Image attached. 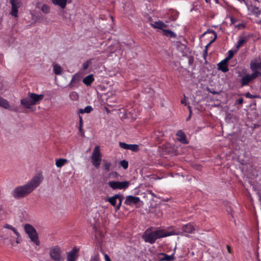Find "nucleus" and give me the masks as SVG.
I'll return each mask as SVG.
<instances>
[{
  "label": "nucleus",
  "instance_id": "1",
  "mask_svg": "<svg viewBox=\"0 0 261 261\" xmlns=\"http://www.w3.org/2000/svg\"><path fill=\"white\" fill-rule=\"evenodd\" d=\"M44 177L41 173H37L25 184L16 187L12 192L13 197L19 199L30 195L43 180Z\"/></svg>",
  "mask_w": 261,
  "mask_h": 261
},
{
  "label": "nucleus",
  "instance_id": "2",
  "mask_svg": "<svg viewBox=\"0 0 261 261\" xmlns=\"http://www.w3.org/2000/svg\"><path fill=\"white\" fill-rule=\"evenodd\" d=\"M173 233L167 231L164 229L148 228L142 235V239L145 242L151 244H154L158 239L172 236Z\"/></svg>",
  "mask_w": 261,
  "mask_h": 261
},
{
  "label": "nucleus",
  "instance_id": "3",
  "mask_svg": "<svg viewBox=\"0 0 261 261\" xmlns=\"http://www.w3.org/2000/svg\"><path fill=\"white\" fill-rule=\"evenodd\" d=\"M195 231V225L194 223L190 222L183 225L180 230L177 232L171 231L170 232L173 233V235H180L187 237H190V234H194Z\"/></svg>",
  "mask_w": 261,
  "mask_h": 261
},
{
  "label": "nucleus",
  "instance_id": "4",
  "mask_svg": "<svg viewBox=\"0 0 261 261\" xmlns=\"http://www.w3.org/2000/svg\"><path fill=\"white\" fill-rule=\"evenodd\" d=\"M24 229L31 241L34 242L36 245L39 246L40 242L38 233L35 228L31 224H26L24 226Z\"/></svg>",
  "mask_w": 261,
  "mask_h": 261
},
{
  "label": "nucleus",
  "instance_id": "5",
  "mask_svg": "<svg viewBox=\"0 0 261 261\" xmlns=\"http://www.w3.org/2000/svg\"><path fill=\"white\" fill-rule=\"evenodd\" d=\"M49 256L54 261H63L64 255L63 251L59 246H54L50 248Z\"/></svg>",
  "mask_w": 261,
  "mask_h": 261
},
{
  "label": "nucleus",
  "instance_id": "6",
  "mask_svg": "<svg viewBox=\"0 0 261 261\" xmlns=\"http://www.w3.org/2000/svg\"><path fill=\"white\" fill-rule=\"evenodd\" d=\"M123 198V195L117 194L113 196L107 197L106 200L113 206L115 211L117 212L120 209Z\"/></svg>",
  "mask_w": 261,
  "mask_h": 261
},
{
  "label": "nucleus",
  "instance_id": "7",
  "mask_svg": "<svg viewBox=\"0 0 261 261\" xmlns=\"http://www.w3.org/2000/svg\"><path fill=\"white\" fill-rule=\"evenodd\" d=\"M102 155L100 153L99 146H96L94 148L91 156L92 163L96 168H98L101 161Z\"/></svg>",
  "mask_w": 261,
  "mask_h": 261
},
{
  "label": "nucleus",
  "instance_id": "8",
  "mask_svg": "<svg viewBox=\"0 0 261 261\" xmlns=\"http://www.w3.org/2000/svg\"><path fill=\"white\" fill-rule=\"evenodd\" d=\"M108 186L113 190H125L130 185L129 181H109L108 182Z\"/></svg>",
  "mask_w": 261,
  "mask_h": 261
},
{
  "label": "nucleus",
  "instance_id": "9",
  "mask_svg": "<svg viewBox=\"0 0 261 261\" xmlns=\"http://www.w3.org/2000/svg\"><path fill=\"white\" fill-rule=\"evenodd\" d=\"M10 3L12 6L10 14L15 17H16L18 16L17 13L18 12V8L21 6V1L10 0Z\"/></svg>",
  "mask_w": 261,
  "mask_h": 261
},
{
  "label": "nucleus",
  "instance_id": "10",
  "mask_svg": "<svg viewBox=\"0 0 261 261\" xmlns=\"http://www.w3.org/2000/svg\"><path fill=\"white\" fill-rule=\"evenodd\" d=\"M29 96L30 97L32 104L34 105L40 102L44 97L43 94H37L31 92L29 93Z\"/></svg>",
  "mask_w": 261,
  "mask_h": 261
},
{
  "label": "nucleus",
  "instance_id": "11",
  "mask_svg": "<svg viewBox=\"0 0 261 261\" xmlns=\"http://www.w3.org/2000/svg\"><path fill=\"white\" fill-rule=\"evenodd\" d=\"M140 199L139 197L132 195H129L126 197L124 203L126 205H130L132 204H137L140 202Z\"/></svg>",
  "mask_w": 261,
  "mask_h": 261
},
{
  "label": "nucleus",
  "instance_id": "12",
  "mask_svg": "<svg viewBox=\"0 0 261 261\" xmlns=\"http://www.w3.org/2000/svg\"><path fill=\"white\" fill-rule=\"evenodd\" d=\"M119 146L124 149L130 150L133 151L139 150V146L137 144H128L124 142H119Z\"/></svg>",
  "mask_w": 261,
  "mask_h": 261
},
{
  "label": "nucleus",
  "instance_id": "13",
  "mask_svg": "<svg viewBox=\"0 0 261 261\" xmlns=\"http://www.w3.org/2000/svg\"><path fill=\"white\" fill-rule=\"evenodd\" d=\"M77 252L78 250L76 248H74L68 252L67 254V261H75L78 257Z\"/></svg>",
  "mask_w": 261,
  "mask_h": 261
},
{
  "label": "nucleus",
  "instance_id": "14",
  "mask_svg": "<svg viewBox=\"0 0 261 261\" xmlns=\"http://www.w3.org/2000/svg\"><path fill=\"white\" fill-rule=\"evenodd\" d=\"M228 62L225 59L221 61L218 64V69L219 70L222 71L223 72H226L229 71L228 67Z\"/></svg>",
  "mask_w": 261,
  "mask_h": 261
},
{
  "label": "nucleus",
  "instance_id": "15",
  "mask_svg": "<svg viewBox=\"0 0 261 261\" xmlns=\"http://www.w3.org/2000/svg\"><path fill=\"white\" fill-rule=\"evenodd\" d=\"M80 81V76L77 74H75L72 76L71 80L67 86L70 88H72L74 87H77Z\"/></svg>",
  "mask_w": 261,
  "mask_h": 261
},
{
  "label": "nucleus",
  "instance_id": "16",
  "mask_svg": "<svg viewBox=\"0 0 261 261\" xmlns=\"http://www.w3.org/2000/svg\"><path fill=\"white\" fill-rule=\"evenodd\" d=\"M20 103L24 106L26 109H30L32 106H34V105L32 104V101L29 95L27 97L21 99L20 100Z\"/></svg>",
  "mask_w": 261,
  "mask_h": 261
},
{
  "label": "nucleus",
  "instance_id": "17",
  "mask_svg": "<svg viewBox=\"0 0 261 261\" xmlns=\"http://www.w3.org/2000/svg\"><path fill=\"white\" fill-rule=\"evenodd\" d=\"M176 136L179 137L178 140L180 142H181L184 144H188V142L187 141L186 137L185 134V133L182 130H179L176 133Z\"/></svg>",
  "mask_w": 261,
  "mask_h": 261
},
{
  "label": "nucleus",
  "instance_id": "18",
  "mask_svg": "<svg viewBox=\"0 0 261 261\" xmlns=\"http://www.w3.org/2000/svg\"><path fill=\"white\" fill-rule=\"evenodd\" d=\"M251 81H252V80L250 76V74H246L243 76L240 81L241 86L243 87L248 85Z\"/></svg>",
  "mask_w": 261,
  "mask_h": 261
},
{
  "label": "nucleus",
  "instance_id": "19",
  "mask_svg": "<svg viewBox=\"0 0 261 261\" xmlns=\"http://www.w3.org/2000/svg\"><path fill=\"white\" fill-rule=\"evenodd\" d=\"M160 255L162 256L161 260L165 261H173L175 259L174 254L173 253L171 255H168L165 253H161Z\"/></svg>",
  "mask_w": 261,
  "mask_h": 261
},
{
  "label": "nucleus",
  "instance_id": "20",
  "mask_svg": "<svg viewBox=\"0 0 261 261\" xmlns=\"http://www.w3.org/2000/svg\"><path fill=\"white\" fill-rule=\"evenodd\" d=\"M94 81V79L92 74H90L86 76L83 80V82L86 86H90L93 82Z\"/></svg>",
  "mask_w": 261,
  "mask_h": 261
},
{
  "label": "nucleus",
  "instance_id": "21",
  "mask_svg": "<svg viewBox=\"0 0 261 261\" xmlns=\"http://www.w3.org/2000/svg\"><path fill=\"white\" fill-rule=\"evenodd\" d=\"M67 1V0H52V2L54 5L60 6L62 9L65 8Z\"/></svg>",
  "mask_w": 261,
  "mask_h": 261
},
{
  "label": "nucleus",
  "instance_id": "22",
  "mask_svg": "<svg viewBox=\"0 0 261 261\" xmlns=\"http://www.w3.org/2000/svg\"><path fill=\"white\" fill-rule=\"evenodd\" d=\"M250 69L252 71L261 70V61L259 62H251L250 63Z\"/></svg>",
  "mask_w": 261,
  "mask_h": 261
},
{
  "label": "nucleus",
  "instance_id": "23",
  "mask_svg": "<svg viewBox=\"0 0 261 261\" xmlns=\"http://www.w3.org/2000/svg\"><path fill=\"white\" fill-rule=\"evenodd\" d=\"M9 102L6 99L0 96V107L8 109L9 108Z\"/></svg>",
  "mask_w": 261,
  "mask_h": 261
},
{
  "label": "nucleus",
  "instance_id": "24",
  "mask_svg": "<svg viewBox=\"0 0 261 261\" xmlns=\"http://www.w3.org/2000/svg\"><path fill=\"white\" fill-rule=\"evenodd\" d=\"M154 28L159 29L163 31L164 28L167 27V25L163 23L162 21L159 20L158 21L155 22V24L153 25Z\"/></svg>",
  "mask_w": 261,
  "mask_h": 261
},
{
  "label": "nucleus",
  "instance_id": "25",
  "mask_svg": "<svg viewBox=\"0 0 261 261\" xmlns=\"http://www.w3.org/2000/svg\"><path fill=\"white\" fill-rule=\"evenodd\" d=\"M93 110V108L91 106H87L84 109H80L79 113L80 114L90 113Z\"/></svg>",
  "mask_w": 261,
  "mask_h": 261
},
{
  "label": "nucleus",
  "instance_id": "26",
  "mask_svg": "<svg viewBox=\"0 0 261 261\" xmlns=\"http://www.w3.org/2000/svg\"><path fill=\"white\" fill-rule=\"evenodd\" d=\"M67 162V160L65 159H59L56 161V165L57 167H61L63 166Z\"/></svg>",
  "mask_w": 261,
  "mask_h": 261
},
{
  "label": "nucleus",
  "instance_id": "27",
  "mask_svg": "<svg viewBox=\"0 0 261 261\" xmlns=\"http://www.w3.org/2000/svg\"><path fill=\"white\" fill-rule=\"evenodd\" d=\"M217 37V35H216V36L214 37V39L211 40L206 46L205 47V49L204 50V53L203 55V58L204 59H206V56H207V49L208 47L211 45V44L216 39Z\"/></svg>",
  "mask_w": 261,
  "mask_h": 261
},
{
  "label": "nucleus",
  "instance_id": "28",
  "mask_svg": "<svg viewBox=\"0 0 261 261\" xmlns=\"http://www.w3.org/2000/svg\"><path fill=\"white\" fill-rule=\"evenodd\" d=\"M62 69L61 67L59 64H55L54 65V72L57 75L61 74Z\"/></svg>",
  "mask_w": 261,
  "mask_h": 261
},
{
  "label": "nucleus",
  "instance_id": "29",
  "mask_svg": "<svg viewBox=\"0 0 261 261\" xmlns=\"http://www.w3.org/2000/svg\"><path fill=\"white\" fill-rule=\"evenodd\" d=\"M164 35L167 36L172 37H175L176 34L171 30H163Z\"/></svg>",
  "mask_w": 261,
  "mask_h": 261
},
{
  "label": "nucleus",
  "instance_id": "30",
  "mask_svg": "<svg viewBox=\"0 0 261 261\" xmlns=\"http://www.w3.org/2000/svg\"><path fill=\"white\" fill-rule=\"evenodd\" d=\"M246 41V39L244 38H241L239 39V40L238 41L237 45L236 46V51H237L240 47L242 46V45Z\"/></svg>",
  "mask_w": 261,
  "mask_h": 261
},
{
  "label": "nucleus",
  "instance_id": "31",
  "mask_svg": "<svg viewBox=\"0 0 261 261\" xmlns=\"http://www.w3.org/2000/svg\"><path fill=\"white\" fill-rule=\"evenodd\" d=\"M252 71H253V72L252 73V74H250V76L251 77L252 80L258 76H261V73L259 71H258L257 70H254Z\"/></svg>",
  "mask_w": 261,
  "mask_h": 261
},
{
  "label": "nucleus",
  "instance_id": "32",
  "mask_svg": "<svg viewBox=\"0 0 261 261\" xmlns=\"http://www.w3.org/2000/svg\"><path fill=\"white\" fill-rule=\"evenodd\" d=\"M103 162L104 163L103 167H104L105 169L107 172L110 171V167L112 165L111 163L107 160H103Z\"/></svg>",
  "mask_w": 261,
  "mask_h": 261
},
{
  "label": "nucleus",
  "instance_id": "33",
  "mask_svg": "<svg viewBox=\"0 0 261 261\" xmlns=\"http://www.w3.org/2000/svg\"><path fill=\"white\" fill-rule=\"evenodd\" d=\"M109 176L110 177L113 178L115 179H118L119 175L117 172L113 171V172L110 173L109 174Z\"/></svg>",
  "mask_w": 261,
  "mask_h": 261
},
{
  "label": "nucleus",
  "instance_id": "34",
  "mask_svg": "<svg viewBox=\"0 0 261 261\" xmlns=\"http://www.w3.org/2000/svg\"><path fill=\"white\" fill-rule=\"evenodd\" d=\"M235 52H236V51H235ZM234 54V51H233L232 50H229L228 51V56L225 58L226 59V60H227V61H229L233 57Z\"/></svg>",
  "mask_w": 261,
  "mask_h": 261
},
{
  "label": "nucleus",
  "instance_id": "35",
  "mask_svg": "<svg viewBox=\"0 0 261 261\" xmlns=\"http://www.w3.org/2000/svg\"><path fill=\"white\" fill-rule=\"evenodd\" d=\"M41 10L44 13L47 14L49 12L50 9L48 5H43L42 7Z\"/></svg>",
  "mask_w": 261,
  "mask_h": 261
},
{
  "label": "nucleus",
  "instance_id": "36",
  "mask_svg": "<svg viewBox=\"0 0 261 261\" xmlns=\"http://www.w3.org/2000/svg\"><path fill=\"white\" fill-rule=\"evenodd\" d=\"M120 165L124 169H126L128 168V162L124 160L120 162Z\"/></svg>",
  "mask_w": 261,
  "mask_h": 261
},
{
  "label": "nucleus",
  "instance_id": "37",
  "mask_svg": "<svg viewBox=\"0 0 261 261\" xmlns=\"http://www.w3.org/2000/svg\"><path fill=\"white\" fill-rule=\"evenodd\" d=\"M252 11L256 15H258L260 14V11L259 10V9L255 7L252 8Z\"/></svg>",
  "mask_w": 261,
  "mask_h": 261
},
{
  "label": "nucleus",
  "instance_id": "38",
  "mask_svg": "<svg viewBox=\"0 0 261 261\" xmlns=\"http://www.w3.org/2000/svg\"><path fill=\"white\" fill-rule=\"evenodd\" d=\"M4 228H7V229H10L11 230H13L15 228L11 225L10 224H5L4 226H3Z\"/></svg>",
  "mask_w": 261,
  "mask_h": 261
},
{
  "label": "nucleus",
  "instance_id": "39",
  "mask_svg": "<svg viewBox=\"0 0 261 261\" xmlns=\"http://www.w3.org/2000/svg\"><path fill=\"white\" fill-rule=\"evenodd\" d=\"M90 62H91L90 60H89V61H87L86 62L84 63L83 65V69L84 70H86L88 68Z\"/></svg>",
  "mask_w": 261,
  "mask_h": 261
},
{
  "label": "nucleus",
  "instance_id": "40",
  "mask_svg": "<svg viewBox=\"0 0 261 261\" xmlns=\"http://www.w3.org/2000/svg\"><path fill=\"white\" fill-rule=\"evenodd\" d=\"M207 33H212L214 35V37L216 36V35H217L216 33L213 30L208 29V30H207L206 32H205L204 33V34H206Z\"/></svg>",
  "mask_w": 261,
  "mask_h": 261
},
{
  "label": "nucleus",
  "instance_id": "41",
  "mask_svg": "<svg viewBox=\"0 0 261 261\" xmlns=\"http://www.w3.org/2000/svg\"><path fill=\"white\" fill-rule=\"evenodd\" d=\"M103 255H104L105 261H111L110 257L107 254L104 253Z\"/></svg>",
  "mask_w": 261,
  "mask_h": 261
},
{
  "label": "nucleus",
  "instance_id": "42",
  "mask_svg": "<svg viewBox=\"0 0 261 261\" xmlns=\"http://www.w3.org/2000/svg\"><path fill=\"white\" fill-rule=\"evenodd\" d=\"M13 231L15 233V234L16 235L17 238H20L21 237L20 234L19 233V232L17 230L16 228H15Z\"/></svg>",
  "mask_w": 261,
  "mask_h": 261
},
{
  "label": "nucleus",
  "instance_id": "43",
  "mask_svg": "<svg viewBox=\"0 0 261 261\" xmlns=\"http://www.w3.org/2000/svg\"><path fill=\"white\" fill-rule=\"evenodd\" d=\"M245 96L247 98H252L254 97V96L248 92L246 94Z\"/></svg>",
  "mask_w": 261,
  "mask_h": 261
},
{
  "label": "nucleus",
  "instance_id": "44",
  "mask_svg": "<svg viewBox=\"0 0 261 261\" xmlns=\"http://www.w3.org/2000/svg\"><path fill=\"white\" fill-rule=\"evenodd\" d=\"M243 102V98H240L237 100V103L239 105H242Z\"/></svg>",
  "mask_w": 261,
  "mask_h": 261
},
{
  "label": "nucleus",
  "instance_id": "45",
  "mask_svg": "<svg viewBox=\"0 0 261 261\" xmlns=\"http://www.w3.org/2000/svg\"><path fill=\"white\" fill-rule=\"evenodd\" d=\"M181 102L183 104H185V106H187L188 104L189 103L188 102H187V100L185 98L184 99L181 100Z\"/></svg>",
  "mask_w": 261,
  "mask_h": 261
},
{
  "label": "nucleus",
  "instance_id": "46",
  "mask_svg": "<svg viewBox=\"0 0 261 261\" xmlns=\"http://www.w3.org/2000/svg\"><path fill=\"white\" fill-rule=\"evenodd\" d=\"M89 261H99V260L96 257H92L90 258Z\"/></svg>",
  "mask_w": 261,
  "mask_h": 261
},
{
  "label": "nucleus",
  "instance_id": "47",
  "mask_svg": "<svg viewBox=\"0 0 261 261\" xmlns=\"http://www.w3.org/2000/svg\"><path fill=\"white\" fill-rule=\"evenodd\" d=\"M21 241V238H16V243L17 244H19Z\"/></svg>",
  "mask_w": 261,
  "mask_h": 261
},
{
  "label": "nucleus",
  "instance_id": "48",
  "mask_svg": "<svg viewBox=\"0 0 261 261\" xmlns=\"http://www.w3.org/2000/svg\"><path fill=\"white\" fill-rule=\"evenodd\" d=\"M179 44H180V46H179L181 47V48L182 49H185L186 48V45L185 44H181V43H180L179 42Z\"/></svg>",
  "mask_w": 261,
  "mask_h": 261
},
{
  "label": "nucleus",
  "instance_id": "49",
  "mask_svg": "<svg viewBox=\"0 0 261 261\" xmlns=\"http://www.w3.org/2000/svg\"><path fill=\"white\" fill-rule=\"evenodd\" d=\"M82 124H83L82 118L81 116H80V125H82Z\"/></svg>",
  "mask_w": 261,
  "mask_h": 261
},
{
  "label": "nucleus",
  "instance_id": "50",
  "mask_svg": "<svg viewBox=\"0 0 261 261\" xmlns=\"http://www.w3.org/2000/svg\"><path fill=\"white\" fill-rule=\"evenodd\" d=\"M227 251L230 253H231V249H230V247L227 245Z\"/></svg>",
  "mask_w": 261,
  "mask_h": 261
},
{
  "label": "nucleus",
  "instance_id": "51",
  "mask_svg": "<svg viewBox=\"0 0 261 261\" xmlns=\"http://www.w3.org/2000/svg\"><path fill=\"white\" fill-rule=\"evenodd\" d=\"M72 95L76 96V93L74 92H73L70 94V96H71Z\"/></svg>",
  "mask_w": 261,
  "mask_h": 261
},
{
  "label": "nucleus",
  "instance_id": "52",
  "mask_svg": "<svg viewBox=\"0 0 261 261\" xmlns=\"http://www.w3.org/2000/svg\"><path fill=\"white\" fill-rule=\"evenodd\" d=\"M79 129L81 132L82 131V125H80Z\"/></svg>",
  "mask_w": 261,
  "mask_h": 261
},
{
  "label": "nucleus",
  "instance_id": "53",
  "mask_svg": "<svg viewBox=\"0 0 261 261\" xmlns=\"http://www.w3.org/2000/svg\"><path fill=\"white\" fill-rule=\"evenodd\" d=\"M239 2H240V3H243V2H245V0H238Z\"/></svg>",
  "mask_w": 261,
  "mask_h": 261
},
{
  "label": "nucleus",
  "instance_id": "54",
  "mask_svg": "<svg viewBox=\"0 0 261 261\" xmlns=\"http://www.w3.org/2000/svg\"><path fill=\"white\" fill-rule=\"evenodd\" d=\"M205 1L206 2V3H210V2H211V0H205Z\"/></svg>",
  "mask_w": 261,
  "mask_h": 261
},
{
  "label": "nucleus",
  "instance_id": "55",
  "mask_svg": "<svg viewBox=\"0 0 261 261\" xmlns=\"http://www.w3.org/2000/svg\"><path fill=\"white\" fill-rule=\"evenodd\" d=\"M12 111H15V112H17V110L15 109H11Z\"/></svg>",
  "mask_w": 261,
  "mask_h": 261
},
{
  "label": "nucleus",
  "instance_id": "56",
  "mask_svg": "<svg viewBox=\"0 0 261 261\" xmlns=\"http://www.w3.org/2000/svg\"><path fill=\"white\" fill-rule=\"evenodd\" d=\"M214 1L216 2V3H217V4L218 3V0H214Z\"/></svg>",
  "mask_w": 261,
  "mask_h": 261
}]
</instances>
